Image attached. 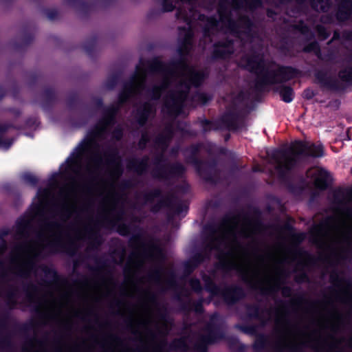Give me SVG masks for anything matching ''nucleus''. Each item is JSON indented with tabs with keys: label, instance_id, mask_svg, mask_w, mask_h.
Returning a JSON list of instances; mask_svg holds the SVG:
<instances>
[{
	"label": "nucleus",
	"instance_id": "f257e3e1",
	"mask_svg": "<svg viewBox=\"0 0 352 352\" xmlns=\"http://www.w3.org/2000/svg\"><path fill=\"white\" fill-rule=\"evenodd\" d=\"M116 109L108 110L104 118L91 132L89 140L81 143L67 159L65 173H72L71 180L61 186L55 199L54 192L58 183L50 188L39 189L33 203L30 219H20L16 224V236L22 243L12 253V261L19 266L21 276L28 277L34 267V258L45 248L52 252L66 251L67 244H73L88 235L89 226L78 224L72 230H65L63 223L77 210L80 186L77 179L82 165L94 178L100 174L103 157L98 143L113 121Z\"/></svg>",
	"mask_w": 352,
	"mask_h": 352
},
{
	"label": "nucleus",
	"instance_id": "f03ea898",
	"mask_svg": "<svg viewBox=\"0 0 352 352\" xmlns=\"http://www.w3.org/2000/svg\"><path fill=\"white\" fill-rule=\"evenodd\" d=\"M256 231L257 225L247 217H226L217 226L206 227V247L215 252L221 268L236 270L251 287L272 293L283 284L284 265L294 259L295 253L278 243L263 254L252 255L241 239Z\"/></svg>",
	"mask_w": 352,
	"mask_h": 352
},
{
	"label": "nucleus",
	"instance_id": "7ed1b4c3",
	"mask_svg": "<svg viewBox=\"0 0 352 352\" xmlns=\"http://www.w3.org/2000/svg\"><path fill=\"white\" fill-rule=\"evenodd\" d=\"M148 74L161 80V84L155 85L151 90V98L157 100L162 93L166 92L164 98L163 111L176 116L182 112L184 107L188 105L187 95L190 87L200 85L207 73L203 69L188 65L184 59L168 65L162 63L157 58L151 61L141 60L131 79L124 85L119 97L120 103L141 94Z\"/></svg>",
	"mask_w": 352,
	"mask_h": 352
},
{
	"label": "nucleus",
	"instance_id": "20e7f679",
	"mask_svg": "<svg viewBox=\"0 0 352 352\" xmlns=\"http://www.w3.org/2000/svg\"><path fill=\"white\" fill-rule=\"evenodd\" d=\"M160 1L164 12H170L177 8V20L185 23L184 27H179V34L183 39L179 49L181 54L188 53L192 47L193 23L197 17L198 24L203 28L204 39L212 41L210 35L222 31L223 34L232 35L245 43L252 35V25L247 16L241 14L240 9L252 10L261 6V0H221L218 9L219 20L217 21L197 13L198 0H177L175 5L169 0Z\"/></svg>",
	"mask_w": 352,
	"mask_h": 352
},
{
	"label": "nucleus",
	"instance_id": "39448f33",
	"mask_svg": "<svg viewBox=\"0 0 352 352\" xmlns=\"http://www.w3.org/2000/svg\"><path fill=\"white\" fill-rule=\"evenodd\" d=\"M109 168L112 181L104 182L100 187L99 194L102 197L100 205V218L104 223L111 226H117L122 218V214L117 210L118 195L115 182L122 174L120 160L116 155L105 159Z\"/></svg>",
	"mask_w": 352,
	"mask_h": 352
},
{
	"label": "nucleus",
	"instance_id": "423d86ee",
	"mask_svg": "<svg viewBox=\"0 0 352 352\" xmlns=\"http://www.w3.org/2000/svg\"><path fill=\"white\" fill-rule=\"evenodd\" d=\"M240 64L256 75L258 88L287 81L298 73L292 67H280L274 62L265 61L259 54L243 57Z\"/></svg>",
	"mask_w": 352,
	"mask_h": 352
},
{
	"label": "nucleus",
	"instance_id": "0eeeda50",
	"mask_svg": "<svg viewBox=\"0 0 352 352\" xmlns=\"http://www.w3.org/2000/svg\"><path fill=\"white\" fill-rule=\"evenodd\" d=\"M322 153L320 146L298 142L289 149L275 151L272 153V160L276 169L280 174H283L292 168L302 157H320Z\"/></svg>",
	"mask_w": 352,
	"mask_h": 352
},
{
	"label": "nucleus",
	"instance_id": "6e6552de",
	"mask_svg": "<svg viewBox=\"0 0 352 352\" xmlns=\"http://www.w3.org/2000/svg\"><path fill=\"white\" fill-rule=\"evenodd\" d=\"M276 330L278 333L277 348L281 351H292L298 345L311 346L314 333H308L292 325L285 314L278 316L276 320Z\"/></svg>",
	"mask_w": 352,
	"mask_h": 352
},
{
	"label": "nucleus",
	"instance_id": "1a4fd4ad",
	"mask_svg": "<svg viewBox=\"0 0 352 352\" xmlns=\"http://www.w3.org/2000/svg\"><path fill=\"white\" fill-rule=\"evenodd\" d=\"M166 325L164 317L157 318L152 307L145 305L137 319V327L135 331L136 333H140L141 330L153 333V331H160V328Z\"/></svg>",
	"mask_w": 352,
	"mask_h": 352
},
{
	"label": "nucleus",
	"instance_id": "9d476101",
	"mask_svg": "<svg viewBox=\"0 0 352 352\" xmlns=\"http://www.w3.org/2000/svg\"><path fill=\"white\" fill-rule=\"evenodd\" d=\"M30 303L35 304L37 309H46L59 314L63 307V302L57 299L52 293L41 295L37 292L29 294L28 296Z\"/></svg>",
	"mask_w": 352,
	"mask_h": 352
},
{
	"label": "nucleus",
	"instance_id": "9b49d317",
	"mask_svg": "<svg viewBox=\"0 0 352 352\" xmlns=\"http://www.w3.org/2000/svg\"><path fill=\"white\" fill-rule=\"evenodd\" d=\"M162 255L161 249L154 244L149 243L146 246L141 247L133 252L129 258V261L135 268H140L143 265L146 260H154Z\"/></svg>",
	"mask_w": 352,
	"mask_h": 352
},
{
	"label": "nucleus",
	"instance_id": "f8f14e48",
	"mask_svg": "<svg viewBox=\"0 0 352 352\" xmlns=\"http://www.w3.org/2000/svg\"><path fill=\"white\" fill-rule=\"evenodd\" d=\"M311 240L320 248L329 246L330 242V219L327 217L319 224L314 226L310 231Z\"/></svg>",
	"mask_w": 352,
	"mask_h": 352
},
{
	"label": "nucleus",
	"instance_id": "ddd939ff",
	"mask_svg": "<svg viewBox=\"0 0 352 352\" xmlns=\"http://www.w3.org/2000/svg\"><path fill=\"white\" fill-rule=\"evenodd\" d=\"M307 178L310 179L316 187L324 189L327 186V172L320 167H314L309 169L307 172Z\"/></svg>",
	"mask_w": 352,
	"mask_h": 352
},
{
	"label": "nucleus",
	"instance_id": "4468645a",
	"mask_svg": "<svg viewBox=\"0 0 352 352\" xmlns=\"http://www.w3.org/2000/svg\"><path fill=\"white\" fill-rule=\"evenodd\" d=\"M233 41L230 39L229 41L218 43L214 45V54L217 57L226 58L228 54L233 52Z\"/></svg>",
	"mask_w": 352,
	"mask_h": 352
},
{
	"label": "nucleus",
	"instance_id": "2eb2a0df",
	"mask_svg": "<svg viewBox=\"0 0 352 352\" xmlns=\"http://www.w3.org/2000/svg\"><path fill=\"white\" fill-rule=\"evenodd\" d=\"M154 112V107L150 103H145L138 109L137 118L140 125L144 124L148 116Z\"/></svg>",
	"mask_w": 352,
	"mask_h": 352
},
{
	"label": "nucleus",
	"instance_id": "dca6fc26",
	"mask_svg": "<svg viewBox=\"0 0 352 352\" xmlns=\"http://www.w3.org/2000/svg\"><path fill=\"white\" fill-rule=\"evenodd\" d=\"M148 159H142L141 161L133 160L129 162V167L138 174H142L146 168Z\"/></svg>",
	"mask_w": 352,
	"mask_h": 352
},
{
	"label": "nucleus",
	"instance_id": "f3484780",
	"mask_svg": "<svg viewBox=\"0 0 352 352\" xmlns=\"http://www.w3.org/2000/svg\"><path fill=\"white\" fill-rule=\"evenodd\" d=\"M282 100L285 102H290L293 100L294 93L292 88L289 87H282L279 91Z\"/></svg>",
	"mask_w": 352,
	"mask_h": 352
},
{
	"label": "nucleus",
	"instance_id": "a211bd4d",
	"mask_svg": "<svg viewBox=\"0 0 352 352\" xmlns=\"http://www.w3.org/2000/svg\"><path fill=\"white\" fill-rule=\"evenodd\" d=\"M237 291L236 289H228L224 294V297L226 300L230 302H234L237 300Z\"/></svg>",
	"mask_w": 352,
	"mask_h": 352
},
{
	"label": "nucleus",
	"instance_id": "6ab92c4d",
	"mask_svg": "<svg viewBox=\"0 0 352 352\" xmlns=\"http://www.w3.org/2000/svg\"><path fill=\"white\" fill-rule=\"evenodd\" d=\"M170 133H168V134L166 135L165 137H159L156 141L157 146L161 148L162 149H164L165 148H166L168 142L170 138Z\"/></svg>",
	"mask_w": 352,
	"mask_h": 352
},
{
	"label": "nucleus",
	"instance_id": "aec40b11",
	"mask_svg": "<svg viewBox=\"0 0 352 352\" xmlns=\"http://www.w3.org/2000/svg\"><path fill=\"white\" fill-rule=\"evenodd\" d=\"M217 340V338H214L213 331H210V332H208V335H204V336H202V337H201V342L204 344L213 343V342H216Z\"/></svg>",
	"mask_w": 352,
	"mask_h": 352
},
{
	"label": "nucleus",
	"instance_id": "412c9836",
	"mask_svg": "<svg viewBox=\"0 0 352 352\" xmlns=\"http://www.w3.org/2000/svg\"><path fill=\"white\" fill-rule=\"evenodd\" d=\"M36 341L32 340L30 342V347L25 346V350L28 352H44L43 346L39 345L38 348H36L35 346Z\"/></svg>",
	"mask_w": 352,
	"mask_h": 352
},
{
	"label": "nucleus",
	"instance_id": "4be33fe9",
	"mask_svg": "<svg viewBox=\"0 0 352 352\" xmlns=\"http://www.w3.org/2000/svg\"><path fill=\"white\" fill-rule=\"evenodd\" d=\"M210 98L204 94L199 93L193 97V102H199L205 104L209 100Z\"/></svg>",
	"mask_w": 352,
	"mask_h": 352
},
{
	"label": "nucleus",
	"instance_id": "5701e85b",
	"mask_svg": "<svg viewBox=\"0 0 352 352\" xmlns=\"http://www.w3.org/2000/svg\"><path fill=\"white\" fill-rule=\"evenodd\" d=\"M190 285L191 288L196 292H198L201 289L200 282L197 279H191L190 280Z\"/></svg>",
	"mask_w": 352,
	"mask_h": 352
},
{
	"label": "nucleus",
	"instance_id": "b1692460",
	"mask_svg": "<svg viewBox=\"0 0 352 352\" xmlns=\"http://www.w3.org/2000/svg\"><path fill=\"white\" fill-rule=\"evenodd\" d=\"M23 178L26 182H28L30 184L34 185L36 183V177L31 174H29V173L24 174L23 176Z\"/></svg>",
	"mask_w": 352,
	"mask_h": 352
},
{
	"label": "nucleus",
	"instance_id": "393cba45",
	"mask_svg": "<svg viewBox=\"0 0 352 352\" xmlns=\"http://www.w3.org/2000/svg\"><path fill=\"white\" fill-rule=\"evenodd\" d=\"M306 52L317 51L318 45L316 43H312L305 48Z\"/></svg>",
	"mask_w": 352,
	"mask_h": 352
},
{
	"label": "nucleus",
	"instance_id": "a878e982",
	"mask_svg": "<svg viewBox=\"0 0 352 352\" xmlns=\"http://www.w3.org/2000/svg\"><path fill=\"white\" fill-rule=\"evenodd\" d=\"M237 121V118H234V120L231 121L230 122H228L227 124L228 127L230 129H237L238 126H236V122Z\"/></svg>",
	"mask_w": 352,
	"mask_h": 352
},
{
	"label": "nucleus",
	"instance_id": "bb28decb",
	"mask_svg": "<svg viewBox=\"0 0 352 352\" xmlns=\"http://www.w3.org/2000/svg\"><path fill=\"white\" fill-rule=\"evenodd\" d=\"M340 75L342 78L347 81L352 78V71L349 70L347 75H345L343 73H341Z\"/></svg>",
	"mask_w": 352,
	"mask_h": 352
},
{
	"label": "nucleus",
	"instance_id": "cd10ccee",
	"mask_svg": "<svg viewBox=\"0 0 352 352\" xmlns=\"http://www.w3.org/2000/svg\"><path fill=\"white\" fill-rule=\"evenodd\" d=\"M148 141V138L146 134H143L140 141V146H144L146 143Z\"/></svg>",
	"mask_w": 352,
	"mask_h": 352
},
{
	"label": "nucleus",
	"instance_id": "c85d7f7f",
	"mask_svg": "<svg viewBox=\"0 0 352 352\" xmlns=\"http://www.w3.org/2000/svg\"><path fill=\"white\" fill-rule=\"evenodd\" d=\"M317 78L322 84L325 85L327 83L328 78L327 77L326 78H324L321 73L317 74Z\"/></svg>",
	"mask_w": 352,
	"mask_h": 352
},
{
	"label": "nucleus",
	"instance_id": "c756f323",
	"mask_svg": "<svg viewBox=\"0 0 352 352\" xmlns=\"http://www.w3.org/2000/svg\"><path fill=\"white\" fill-rule=\"evenodd\" d=\"M318 33L320 36H322L323 38H327V34L326 33L325 30H324L323 28L319 26L318 28Z\"/></svg>",
	"mask_w": 352,
	"mask_h": 352
},
{
	"label": "nucleus",
	"instance_id": "7c9ffc66",
	"mask_svg": "<svg viewBox=\"0 0 352 352\" xmlns=\"http://www.w3.org/2000/svg\"><path fill=\"white\" fill-rule=\"evenodd\" d=\"M304 96L307 98H311L314 96V93H313V91L311 90L307 89L304 92Z\"/></svg>",
	"mask_w": 352,
	"mask_h": 352
},
{
	"label": "nucleus",
	"instance_id": "2f4dec72",
	"mask_svg": "<svg viewBox=\"0 0 352 352\" xmlns=\"http://www.w3.org/2000/svg\"><path fill=\"white\" fill-rule=\"evenodd\" d=\"M121 136H122V133H121L120 130H118V131H115V133L113 135V137L118 140L120 139L121 138Z\"/></svg>",
	"mask_w": 352,
	"mask_h": 352
},
{
	"label": "nucleus",
	"instance_id": "473e14b6",
	"mask_svg": "<svg viewBox=\"0 0 352 352\" xmlns=\"http://www.w3.org/2000/svg\"><path fill=\"white\" fill-rule=\"evenodd\" d=\"M12 144V142H10L8 145H6L4 142H3L1 140H0V147H4L6 148V149L9 148V146Z\"/></svg>",
	"mask_w": 352,
	"mask_h": 352
},
{
	"label": "nucleus",
	"instance_id": "72a5a7b5",
	"mask_svg": "<svg viewBox=\"0 0 352 352\" xmlns=\"http://www.w3.org/2000/svg\"><path fill=\"white\" fill-rule=\"evenodd\" d=\"M283 294L284 296H289L290 294V290L288 288L284 287L283 289Z\"/></svg>",
	"mask_w": 352,
	"mask_h": 352
},
{
	"label": "nucleus",
	"instance_id": "f704fd0d",
	"mask_svg": "<svg viewBox=\"0 0 352 352\" xmlns=\"http://www.w3.org/2000/svg\"><path fill=\"white\" fill-rule=\"evenodd\" d=\"M127 232H128V231H127L126 228H125V229H124V230H120V233L121 234H122V235H125V234H127Z\"/></svg>",
	"mask_w": 352,
	"mask_h": 352
},
{
	"label": "nucleus",
	"instance_id": "c9c22d12",
	"mask_svg": "<svg viewBox=\"0 0 352 352\" xmlns=\"http://www.w3.org/2000/svg\"><path fill=\"white\" fill-rule=\"evenodd\" d=\"M333 234H331V248L333 247ZM333 260V250L331 249V261Z\"/></svg>",
	"mask_w": 352,
	"mask_h": 352
},
{
	"label": "nucleus",
	"instance_id": "e433bc0d",
	"mask_svg": "<svg viewBox=\"0 0 352 352\" xmlns=\"http://www.w3.org/2000/svg\"><path fill=\"white\" fill-rule=\"evenodd\" d=\"M6 129L4 126H0V131H6Z\"/></svg>",
	"mask_w": 352,
	"mask_h": 352
},
{
	"label": "nucleus",
	"instance_id": "4c0bfd02",
	"mask_svg": "<svg viewBox=\"0 0 352 352\" xmlns=\"http://www.w3.org/2000/svg\"><path fill=\"white\" fill-rule=\"evenodd\" d=\"M299 238H300V240H302L305 238V234H301L300 235Z\"/></svg>",
	"mask_w": 352,
	"mask_h": 352
},
{
	"label": "nucleus",
	"instance_id": "58836bf2",
	"mask_svg": "<svg viewBox=\"0 0 352 352\" xmlns=\"http://www.w3.org/2000/svg\"><path fill=\"white\" fill-rule=\"evenodd\" d=\"M179 172L182 171V170H183V167H182V166H180V165H179Z\"/></svg>",
	"mask_w": 352,
	"mask_h": 352
},
{
	"label": "nucleus",
	"instance_id": "ea45409f",
	"mask_svg": "<svg viewBox=\"0 0 352 352\" xmlns=\"http://www.w3.org/2000/svg\"><path fill=\"white\" fill-rule=\"evenodd\" d=\"M205 123L206 125H208V126L210 125V124L208 121H205Z\"/></svg>",
	"mask_w": 352,
	"mask_h": 352
},
{
	"label": "nucleus",
	"instance_id": "a19ab883",
	"mask_svg": "<svg viewBox=\"0 0 352 352\" xmlns=\"http://www.w3.org/2000/svg\"><path fill=\"white\" fill-rule=\"evenodd\" d=\"M331 279H332V278H333V274H331Z\"/></svg>",
	"mask_w": 352,
	"mask_h": 352
},
{
	"label": "nucleus",
	"instance_id": "79ce46f5",
	"mask_svg": "<svg viewBox=\"0 0 352 352\" xmlns=\"http://www.w3.org/2000/svg\"><path fill=\"white\" fill-rule=\"evenodd\" d=\"M331 344L333 343V341H332V340L331 341Z\"/></svg>",
	"mask_w": 352,
	"mask_h": 352
}]
</instances>
